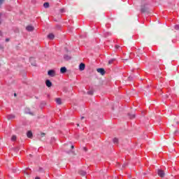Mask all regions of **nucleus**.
Masks as SVG:
<instances>
[{"instance_id": "obj_1", "label": "nucleus", "mask_w": 179, "mask_h": 179, "mask_svg": "<svg viewBox=\"0 0 179 179\" xmlns=\"http://www.w3.org/2000/svg\"><path fill=\"white\" fill-rule=\"evenodd\" d=\"M96 72H98V73H101V75H106V70L103 68L97 69Z\"/></svg>"}, {"instance_id": "obj_2", "label": "nucleus", "mask_w": 179, "mask_h": 179, "mask_svg": "<svg viewBox=\"0 0 179 179\" xmlns=\"http://www.w3.org/2000/svg\"><path fill=\"white\" fill-rule=\"evenodd\" d=\"M48 74L49 76H51V78H54V76H55V71L50 70L48 71Z\"/></svg>"}, {"instance_id": "obj_3", "label": "nucleus", "mask_w": 179, "mask_h": 179, "mask_svg": "<svg viewBox=\"0 0 179 179\" xmlns=\"http://www.w3.org/2000/svg\"><path fill=\"white\" fill-rule=\"evenodd\" d=\"M48 40H54V38H55V35H54V34L50 33L48 35Z\"/></svg>"}, {"instance_id": "obj_4", "label": "nucleus", "mask_w": 179, "mask_h": 179, "mask_svg": "<svg viewBox=\"0 0 179 179\" xmlns=\"http://www.w3.org/2000/svg\"><path fill=\"white\" fill-rule=\"evenodd\" d=\"M85 68H86V65L83 63H80L79 66L80 71H85Z\"/></svg>"}, {"instance_id": "obj_5", "label": "nucleus", "mask_w": 179, "mask_h": 179, "mask_svg": "<svg viewBox=\"0 0 179 179\" xmlns=\"http://www.w3.org/2000/svg\"><path fill=\"white\" fill-rule=\"evenodd\" d=\"M158 176L162 178L164 177V171L159 169L158 170Z\"/></svg>"}, {"instance_id": "obj_6", "label": "nucleus", "mask_w": 179, "mask_h": 179, "mask_svg": "<svg viewBox=\"0 0 179 179\" xmlns=\"http://www.w3.org/2000/svg\"><path fill=\"white\" fill-rule=\"evenodd\" d=\"M45 85L48 87H51L52 86V83L50 80H46Z\"/></svg>"}, {"instance_id": "obj_7", "label": "nucleus", "mask_w": 179, "mask_h": 179, "mask_svg": "<svg viewBox=\"0 0 179 179\" xmlns=\"http://www.w3.org/2000/svg\"><path fill=\"white\" fill-rule=\"evenodd\" d=\"M26 30H27V31H33V30H34V27L29 25L26 27Z\"/></svg>"}, {"instance_id": "obj_8", "label": "nucleus", "mask_w": 179, "mask_h": 179, "mask_svg": "<svg viewBox=\"0 0 179 179\" xmlns=\"http://www.w3.org/2000/svg\"><path fill=\"white\" fill-rule=\"evenodd\" d=\"M27 138H29L30 139H31L33 138V133L31 132V131H27Z\"/></svg>"}, {"instance_id": "obj_9", "label": "nucleus", "mask_w": 179, "mask_h": 179, "mask_svg": "<svg viewBox=\"0 0 179 179\" xmlns=\"http://www.w3.org/2000/svg\"><path fill=\"white\" fill-rule=\"evenodd\" d=\"M61 73H65L66 72V67H62L60 69Z\"/></svg>"}, {"instance_id": "obj_10", "label": "nucleus", "mask_w": 179, "mask_h": 179, "mask_svg": "<svg viewBox=\"0 0 179 179\" xmlns=\"http://www.w3.org/2000/svg\"><path fill=\"white\" fill-rule=\"evenodd\" d=\"M56 103L59 105L62 104V101L61 100V98H57L56 99Z\"/></svg>"}, {"instance_id": "obj_11", "label": "nucleus", "mask_w": 179, "mask_h": 179, "mask_svg": "<svg viewBox=\"0 0 179 179\" xmlns=\"http://www.w3.org/2000/svg\"><path fill=\"white\" fill-rule=\"evenodd\" d=\"M78 173L80 174V176H86V171H79Z\"/></svg>"}, {"instance_id": "obj_12", "label": "nucleus", "mask_w": 179, "mask_h": 179, "mask_svg": "<svg viewBox=\"0 0 179 179\" xmlns=\"http://www.w3.org/2000/svg\"><path fill=\"white\" fill-rule=\"evenodd\" d=\"M7 118L8 120H13V118H15V115H8Z\"/></svg>"}, {"instance_id": "obj_13", "label": "nucleus", "mask_w": 179, "mask_h": 179, "mask_svg": "<svg viewBox=\"0 0 179 179\" xmlns=\"http://www.w3.org/2000/svg\"><path fill=\"white\" fill-rule=\"evenodd\" d=\"M113 143H115V145H117V143H118V138H113Z\"/></svg>"}, {"instance_id": "obj_14", "label": "nucleus", "mask_w": 179, "mask_h": 179, "mask_svg": "<svg viewBox=\"0 0 179 179\" xmlns=\"http://www.w3.org/2000/svg\"><path fill=\"white\" fill-rule=\"evenodd\" d=\"M64 59H66V61H68L69 59H71V57H69V56H68L66 55H65L64 56Z\"/></svg>"}, {"instance_id": "obj_15", "label": "nucleus", "mask_w": 179, "mask_h": 179, "mask_svg": "<svg viewBox=\"0 0 179 179\" xmlns=\"http://www.w3.org/2000/svg\"><path fill=\"white\" fill-rule=\"evenodd\" d=\"M16 139H17L16 136H12V137H11V141H12L13 142H15V141H16Z\"/></svg>"}, {"instance_id": "obj_16", "label": "nucleus", "mask_w": 179, "mask_h": 179, "mask_svg": "<svg viewBox=\"0 0 179 179\" xmlns=\"http://www.w3.org/2000/svg\"><path fill=\"white\" fill-rule=\"evenodd\" d=\"M43 6H44V8H48V6H50V3H43Z\"/></svg>"}, {"instance_id": "obj_17", "label": "nucleus", "mask_w": 179, "mask_h": 179, "mask_svg": "<svg viewBox=\"0 0 179 179\" xmlns=\"http://www.w3.org/2000/svg\"><path fill=\"white\" fill-rule=\"evenodd\" d=\"M141 10L142 13H145V12H146V8L145 7H142Z\"/></svg>"}, {"instance_id": "obj_18", "label": "nucleus", "mask_w": 179, "mask_h": 179, "mask_svg": "<svg viewBox=\"0 0 179 179\" xmlns=\"http://www.w3.org/2000/svg\"><path fill=\"white\" fill-rule=\"evenodd\" d=\"M93 93H94L93 90H90L87 92V94H90V96L93 95Z\"/></svg>"}, {"instance_id": "obj_19", "label": "nucleus", "mask_w": 179, "mask_h": 179, "mask_svg": "<svg viewBox=\"0 0 179 179\" xmlns=\"http://www.w3.org/2000/svg\"><path fill=\"white\" fill-rule=\"evenodd\" d=\"M38 171H39V173H44V169L43 168L40 167L38 169Z\"/></svg>"}, {"instance_id": "obj_20", "label": "nucleus", "mask_w": 179, "mask_h": 179, "mask_svg": "<svg viewBox=\"0 0 179 179\" xmlns=\"http://www.w3.org/2000/svg\"><path fill=\"white\" fill-rule=\"evenodd\" d=\"M174 28L176 30H179V24L175 25Z\"/></svg>"}, {"instance_id": "obj_21", "label": "nucleus", "mask_w": 179, "mask_h": 179, "mask_svg": "<svg viewBox=\"0 0 179 179\" xmlns=\"http://www.w3.org/2000/svg\"><path fill=\"white\" fill-rule=\"evenodd\" d=\"M113 62H114V59H110V60L108 61V64H113Z\"/></svg>"}, {"instance_id": "obj_22", "label": "nucleus", "mask_w": 179, "mask_h": 179, "mask_svg": "<svg viewBox=\"0 0 179 179\" xmlns=\"http://www.w3.org/2000/svg\"><path fill=\"white\" fill-rule=\"evenodd\" d=\"M120 47H121V46H120V45H116L115 46V48L116 50H118Z\"/></svg>"}, {"instance_id": "obj_23", "label": "nucleus", "mask_w": 179, "mask_h": 179, "mask_svg": "<svg viewBox=\"0 0 179 179\" xmlns=\"http://www.w3.org/2000/svg\"><path fill=\"white\" fill-rule=\"evenodd\" d=\"M24 174H27V176H29L30 174V171H24Z\"/></svg>"}, {"instance_id": "obj_24", "label": "nucleus", "mask_w": 179, "mask_h": 179, "mask_svg": "<svg viewBox=\"0 0 179 179\" xmlns=\"http://www.w3.org/2000/svg\"><path fill=\"white\" fill-rule=\"evenodd\" d=\"M60 12H62V13H63V12H65V9L61 8V9H60Z\"/></svg>"}, {"instance_id": "obj_25", "label": "nucleus", "mask_w": 179, "mask_h": 179, "mask_svg": "<svg viewBox=\"0 0 179 179\" xmlns=\"http://www.w3.org/2000/svg\"><path fill=\"white\" fill-rule=\"evenodd\" d=\"M130 118H135V115H132L131 116H130Z\"/></svg>"}, {"instance_id": "obj_26", "label": "nucleus", "mask_w": 179, "mask_h": 179, "mask_svg": "<svg viewBox=\"0 0 179 179\" xmlns=\"http://www.w3.org/2000/svg\"><path fill=\"white\" fill-rule=\"evenodd\" d=\"M85 152H87V148L86 147H84Z\"/></svg>"}, {"instance_id": "obj_27", "label": "nucleus", "mask_w": 179, "mask_h": 179, "mask_svg": "<svg viewBox=\"0 0 179 179\" xmlns=\"http://www.w3.org/2000/svg\"><path fill=\"white\" fill-rule=\"evenodd\" d=\"M9 38H6V43H8V41H9Z\"/></svg>"}, {"instance_id": "obj_28", "label": "nucleus", "mask_w": 179, "mask_h": 179, "mask_svg": "<svg viewBox=\"0 0 179 179\" xmlns=\"http://www.w3.org/2000/svg\"><path fill=\"white\" fill-rule=\"evenodd\" d=\"M0 49H1V50H3V46L0 45Z\"/></svg>"}, {"instance_id": "obj_29", "label": "nucleus", "mask_w": 179, "mask_h": 179, "mask_svg": "<svg viewBox=\"0 0 179 179\" xmlns=\"http://www.w3.org/2000/svg\"><path fill=\"white\" fill-rule=\"evenodd\" d=\"M75 146L74 145H71V149H74Z\"/></svg>"}, {"instance_id": "obj_30", "label": "nucleus", "mask_w": 179, "mask_h": 179, "mask_svg": "<svg viewBox=\"0 0 179 179\" xmlns=\"http://www.w3.org/2000/svg\"><path fill=\"white\" fill-rule=\"evenodd\" d=\"M35 179H41L40 177H36Z\"/></svg>"}, {"instance_id": "obj_31", "label": "nucleus", "mask_w": 179, "mask_h": 179, "mask_svg": "<svg viewBox=\"0 0 179 179\" xmlns=\"http://www.w3.org/2000/svg\"><path fill=\"white\" fill-rule=\"evenodd\" d=\"M85 119V117H81V120H84Z\"/></svg>"}, {"instance_id": "obj_32", "label": "nucleus", "mask_w": 179, "mask_h": 179, "mask_svg": "<svg viewBox=\"0 0 179 179\" xmlns=\"http://www.w3.org/2000/svg\"><path fill=\"white\" fill-rule=\"evenodd\" d=\"M0 36H2V31H0Z\"/></svg>"}, {"instance_id": "obj_33", "label": "nucleus", "mask_w": 179, "mask_h": 179, "mask_svg": "<svg viewBox=\"0 0 179 179\" xmlns=\"http://www.w3.org/2000/svg\"><path fill=\"white\" fill-rule=\"evenodd\" d=\"M77 127H79V124H77Z\"/></svg>"}, {"instance_id": "obj_34", "label": "nucleus", "mask_w": 179, "mask_h": 179, "mask_svg": "<svg viewBox=\"0 0 179 179\" xmlns=\"http://www.w3.org/2000/svg\"><path fill=\"white\" fill-rule=\"evenodd\" d=\"M3 0H0V2H2Z\"/></svg>"}, {"instance_id": "obj_35", "label": "nucleus", "mask_w": 179, "mask_h": 179, "mask_svg": "<svg viewBox=\"0 0 179 179\" xmlns=\"http://www.w3.org/2000/svg\"><path fill=\"white\" fill-rule=\"evenodd\" d=\"M14 96H16V94H14Z\"/></svg>"}, {"instance_id": "obj_36", "label": "nucleus", "mask_w": 179, "mask_h": 179, "mask_svg": "<svg viewBox=\"0 0 179 179\" xmlns=\"http://www.w3.org/2000/svg\"><path fill=\"white\" fill-rule=\"evenodd\" d=\"M0 24H1V21H0Z\"/></svg>"}]
</instances>
